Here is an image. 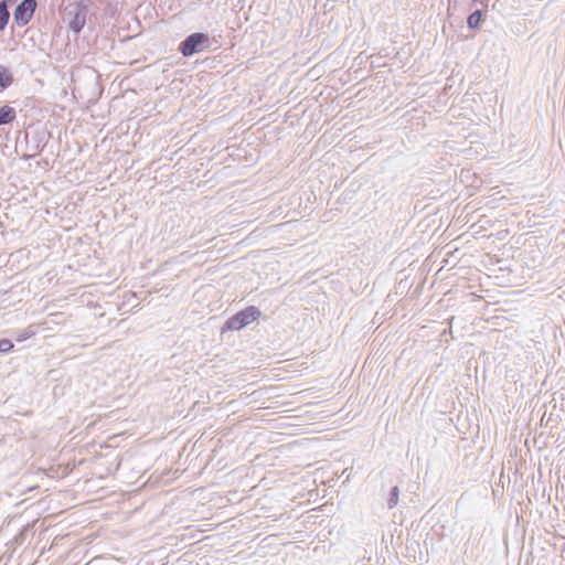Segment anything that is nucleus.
Returning a JSON list of instances; mask_svg holds the SVG:
<instances>
[{"instance_id":"11","label":"nucleus","mask_w":565,"mask_h":565,"mask_svg":"<svg viewBox=\"0 0 565 565\" xmlns=\"http://www.w3.org/2000/svg\"><path fill=\"white\" fill-rule=\"evenodd\" d=\"M31 334H32V332H29L26 330L18 331L17 334H15V341L17 342H23L26 339H29L31 337Z\"/></svg>"},{"instance_id":"13","label":"nucleus","mask_w":565,"mask_h":565,"mask_svg":"<svg viewBox=\"0 0 565 565\" xmlns=\"http://www.w3.org/2000/svg\"><path fill=\"white\" fill-rule=\"evenodd\" d=\"M487 0H481L480 2L487 7V3H486Z\"/></svg>"},{"instance_id":"8","label":"nucleus","mask_w":565,"mask_h":565,"mask_svg":"<svg viewBox=\"0 0 565 565\" xmlns=\"http://www.w3.org/2000/svg\"><path fill=\"white\" fill-rule=\"evenodd\" d=\"M399 494H401V491L397 486H394L391 488L388 498L386 500V505H387L388 510H392L395 507H397V504L399 502Z\"/></svg>"},{"instance_id":"1","label":"nucleus","mask_w":565,"mask_h":565,"mask_svg":"<svg viewBox=\"0 0 565 565\" xmlns=\"http://www.w3.org/2000/svg\"><path fill=\"white\" fill-rule=\"evenodd\" d=\"M213 42L214 39H212L207 33L194 32L186 35L179 43L178 51L184 57H191L195 54L210 50Z\"/></svg>"},{"instance_id":"9","label":"nucleus","mask_w":565,"mask_h":565,"mask_svg":"<svg viewBox=\"0 0 565 565\" xmlns=\"http://www.w3.org/2000/svg\"><path fill=\"white\" fill-rule=\"evenodd\" d=\"M10 20L9 7L0 3V31H3Z\"/></svg>"},{"instance_id":"7","label":"nucleus","mask_w":565,"mask_h":565,"mask_svg":"<svg viewBox=\"0 0 565 565\" xmlns=\"http://www.w3.org/2000/svg\"><path fill=\"white\" fill-rule=\"evenodd\" d=\"M13 83V75L9 67L0 65V90L7 89Z\"/></svg>"},{"instance_id":"2","label":"nucleus","mask_w":565,"mask_h":565,"mask_svg":"<svg viewBox=\"0 0 565 565\" xmlns=\"http://www.w3.org/2000/svg\"><path fill=\"white\" fill-rule=\"evenodd\" d=\"M262 316V311L255 306H248L243 310L234 313L223 324L222 333L226 331H239Z\"/></svg>"},{"instance_id":"3","label":"nucleus","mask_w":565,"mask_h":565,"mask_svg":"<svg viewBox=\"0 0 565 565\" xmlns=\"http://www.w3.org/2000/svg\"><path fill=\"white\" fill-rule=\"evenodd\" d=\"M88 12V7L83 1H79L75 4L74 10H71L67 12V15L70 17L68 20V29L75 33L79 34L81 31L84 29L86 23V17Z\"/></svg>"},{"instance_id":"14","label":"nucleus","mask_w":565,"mask_h":565,"mask_svg":"<svg viewBox=\"0 0 565 565\" xmlns=\"http://www.w3.org/2000/svg\"><path fill=\"white\" fill-rule=\"evenodd\" d=\"M472 4L479 2V0H471Z\"/></svg>"},{"instance_id":"10","label":"nucleus","mask_w":565,"mask_h":565,"mask_svg":"<svg viewBox=\"0 0 565 565\" xmlns=\"http://www.w3.org/2000/svg\"><path fill=\"white\" fill-rule=\"evenodd\" d=\"M14 343L7 338L0 339V353L6 354L13 350Z\"/></svg>"},{"instance_id":"12","label":"nucleus","mask_w":565,"mask_h":565,"mask_svg":"<svg viewBox=\"0 0 565 565\" xmlns=\"http://www.w3.org/2000/svg\"><path fill=\"white\" fill-rule=\"evenodd\" d=\"M18 0H1L0 3L7 6V7H11L13 6L14 3H17Z\"/></svg>"},{"instance_id":"6","label":"nucleus","mask_w":565,"mask_h":565,"mask_svg":"<svg viewBox=\"0 0 565 565\" xmlns=\"http://www.w3.org/2000/svg\"><path fill=\"white\" fill-rule=\"evenodd\" d=\"M17 117V111L13 107L9 105H3L0 107V126L8 125L12 122Z\"/></svg>"},{"instance_id":"4","label":"nucleus","mask_w":565,"mask_h":565,"mask_svg":"<svg viewBox=\"0 0 565 565\" xmlns=\"http://www.w3.org/2000/svg\"><path fill=\"white\" fill-rule=\"evenodd\" d=\"M36 7H38L36 0H22L20 3L17 4V7L14 9V12H13L14 22L19 26L26 25L33 18Z\"/></svg>"},{"instance_id":"5","label":"nucleus","mask_w":565,"mask_h":565,"mask_svg":"<svg viewBox=\"0 0 565 565\" xmlns=\"http://www.w3.org/2000/svg\"><path fill=\"white\" fill-rule=\"evenodd\" d=\"M486 12L482 9L472 11L467 18V26L472 31L478 30L481 26Z\"/></svg>"}]
</instances>
